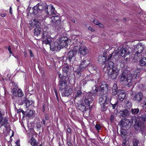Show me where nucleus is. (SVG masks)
<instances>
[{"mask_svg":"<svg viewBox=\"0 0 146 146\" xmlns=\"http://www.w3.org/2000/svg\"><path fill=\"white\" fill-rule=\"evenodd\" d=\"M30 142L31 145L34 146H37L36 140L34 138H32Z\"/></svg>","mask_w":146,"mask_h":146,"instance_id":"obj_32","label":"nucleus"},{"mask_svg":"<svg viewBox=\"0 0 146 146\" xmlns=\"http://www.w3.org/2000/svg\"><path fill=\"white\" fill-rule=\"evenodd\" d=\"M7 124V119L6 118H3L1 113L0 111V126H4L5 127H6Z\"/></svg>","mask_w":146,"mask_h":146,"instance_id":"obj_17","label":"nucleus"},{"mask_svg":"<svg viewBox=\"0 0 146 146\" xmlns=\"http://www.w3.org/2000/svg\"><path fill=\"white\" fill-rule=\"evenodd\" d=\"M13 95L16 97H21L23 95V93L21 89L17 88H13L12 90Z\"/></svg>","mask_w":146,"mask_h":146,"instance_id":"obj_12","label":"nucleus"},{"mask_svg":"<svg viewBox=\"0 0 146 146\" xmlns=\"http://www.w3.org/2000/svg\"><path fill=\"white\" fill-rule=\"evenodd\" d=\"M126 131L123 129H121L120 130V134L122 137L125 136L126 134Z\"/></svg>","mask_w":146,"mask_h":146,"instance_id":"obj_35","label":"nucleus"},{"mask_svg":"<svg viewBox=\"0 0 146 146\" xmlns=\"http://www.w3.org/2000/svg\"><path fill=\"white\" fill-rule=\"evenodd\" d=\"M8 50L9 52L11 51V48L10 46H9V47L8 48Z\"/></svg>","mask_w":146,"mask_h":146,"instance_id":"obj_64","label":"nucleus"},{"mask_svg":"<svg viewBox=\"0 0 146 146\" xmlns=\"http://www.w3.org/2000/svg\"><path fill=\"white\" fill-rule=\"evenodd\" d=\"M46 4L44 3L43 4H37L36 6L38 9L39 11H42L44 9V10L46 7Z\"/></svg>","mask_w":146,"mask_h":146,"instance_id":"obj_26","label":"nucleus"},{"mask_svg":"<svg viewBox=\"0 0 146 146\" xmlns=\"http://www.w3.org/2000/svg\"><path fill=\"white\" fill-rule=\"evenodd\" d=\"M29 52H30V56H31V57L33 56L34 55H33V53L32 52V50H30V49H29Z\"/></svg>","mask_w":146,"mask_h":146,"instance_id":"obj_49","label":"nucleus"},{"mask_svg":"<svg viewBox=\"0 0 146 146\" xmlns=\"http://www.w3.org/2000/svg\"><path fill=\"white\" fill-rule=\"evenodd\" d=\"M139 64L142 66H145L146 65V58L144 57L141 58L139 61Z\"/></svg>","mask_w":146,"mask_h":146,"instance_id":"obj_30","label":"nucleus"},{"mask_svg":"<svg viewBox=\"0 0 146 146\" xmlns=\"http://www.w3.org/2000/svg\"><path fill=\"white\" fill-rule=\"evenodd\" d=\"M54 92L55 93V94L56 95V97L57 98H58L57 92V91L56 89V88H54Z\"/></svg>","mask_w":146,"mask_h":146,"instance_id":"obj_52","label":"nucleus"},{"mask_svg":"<svg viewBox=\"0 0 146 146\" xmlns=\"http://www.w3.org/2000/svg\"><path fill=\"white\" fill-rule=\"evenodd\" d=\"M51 21L52 22L51 24L52 25H54V23H55V24L56 25V23H60V21L59 20V17H54V16L51 18Z\"/></svg>","mask_w":146,"mask_h":146,"instance_id":"obj_22","label":"nucleus"},{"mask_svg":"<svg viewBox=\"0 0 146 146\" xmlns=\"http://www.w3.org/2000/svg\"><path fill=\"white\" fill-rule=\"evenodd\" d=\"M74 45L73 50L71 51H70L68 54L67 58L70 61H71L72 59L74 58L75 55L76 54V52L79 48L78 46Z\"/></svg>","mask_w":146,"mask_h":146,"instance_id":"obj_9","label":"nucleus"},{"mask_svg":"<svg viewBox=\"0 0 146 146\" xmlns=\"http://www.w3.org/2000/svg\"><path fill=\"white\" fill-rule=\"evenodd\" d=\"M114 118V116L113 115H111L110 117V119L112 120Z\"/></svg>","mask_w":146,"mask_h":146,"instance_id":"obj_63","label":"nucleus"},{"mask_svg":"<svg viewBox=\"0 0 146 146\" xmlns=\"http://www.w3.org/2000/svg\"><path fill=\"white\" fill-rule=\"evenodd\" d=\"M98 61L101 62L102 64H105V62L106 61H107V58L105 57L104 56H99L98 58Z\"/></svg>","mask_w":146,"mask_h":146,"instance_id":"obj_27","label":"nucleus"},{"mask_svg":"<svg viewBox=\"0 0 146 146\" xmlns=\"http://www.w3.org/2000/svg\"><path fill=\"white\" fill-rule=\"evenodd\" d=\"M146 120V115L145 114L143 115L141 117L137 118L136 119L133 120L135 122V127L136 131L141 130V133L143 135H145L146 134L145 132H143L141 130L144 127L143 123Z\"/></svg>","mask_w":146,"mask_h":146,"instance_id":"obj_4","label":"nucleus"},{"mask_svg":"<svg viewBox=\"0 0 146 146\" xmlns=\"http://www.w3.org/2000/svg\"><path fill=\"white\" fill-rule=\"evenodd\" d=\"M27 100V99L26 98H24L23 100L22 101V104H23L24 103H25Z\"/></svg>","mask_w":146,"mask_h":146,"instance_id":"obj_50","label":"nucleus"},{"mask_svg":"<svg viewBox=\"0 0 146 146\" xmlns=\"http://www.w3.org/2000/svg\"><path fill=\"white\" fill-rule=\"evenodd\" d=\"M117 89H115V88H112V94L113 95H115L117 94Z\"/></svg>","mask_w":146,"mask_h":146,"instance_id":"obj_41","label":"nucleus"},{"mask_svg":"<svg viewBox=\"0 0 146 146\" xmlns=\"http://www.w3.org/2000/svg\"><path fill=\"white\" fill-rule=\"evenodd\" d=\"M108 77L112 79H115L119 73V70L117 67H114L112 69L108 71Z\"/></svg>","mask_w":146,"mask_h":146,"instance_id":"obj_8","label":"nucleus"},{"mask_svg":"<svg viewBox=\"0 0 146 146\" xmlns=\"http://www.w3.org/2000/svg\"><path fill=\"white\" fill-rule=\"evenodd\" d=\"M121 50V47H119L118 49L117 50V52L115 53L116 54H118V52H119V51H120Z\"/></svg>","mask_w":146,"mask_h":146,"instance_id":"obj_51","label":"nucleus"},{"mask_svg":"<svg viewBox=\"0 0 146 146\" xmlns=\"http://www.w3.org/2000/svg\"><path fill=\"white\" fill-rule=\"evenodd\" d=\"M112 88H115V89L117 90V85L116 84H114L113 86V87Z\"/></svg>","mask_w":146,"mask_h":146,"instance_id":"obj_53","label":"nucleus"},{"mask_svg":"<svg viewBox=\"0 0 146 146\" xmlns=\"http://www.w3.org/2000/svg\"><path fill=\"white\" fill-rule=\"evenodd\" d=\"M120 115L123 117H125L129 114V111L126 109L120 112Z\"/></svg>","mask_w":146,"mask_h":146,"instance_id":"obj_28","label":"nucleus"},{"mask_svg":"<svg viewBox=\"0 0 146 146\" xmlns=\"http://www.w3.org/2000/svg\"><path fill=\"white\" fill-rule=\"evenodd\" d=\"M126 142L125 141H123V143L122 144V146H125L126 145Z\"/></svg>","mask_w":146,"mask_h":146,"instance_id":"obj_56","label":"nucleus"},{"mask_svg":"<svg viewBox=\"0 0 146 146\" xmlns=\"http://www.w3.org/2000/svg\"><path fill=\"white\" fill-rule=\"evenodd\" d=\"M135 53L134 55V58L135 60H137L142 56V52L134 51Z\"/></svg>","mask_w":146,"mask_h":146,"instance_id":"obj_29","label":"nucleus"},{"mask_svg":"<svg viewBox=\"0 0 146 146\" xmlns=\"http://www.w3.org/2000/svg\"><path fill=\"white\" fill-rule=\"evenodd\" d=\"M73 42L74 44V45L78 46L79 53L80 55H85L87 54L88 50L86 46L80 42L77 41L76 39L74 40Z\"/></svg>","mask_w":146,"mask_h":146,"instance_id":"obj_5","label":"nucleus"},{"mask_svg":"<svg viewBox=\"0 0 146 146\" xmlns=\"http://www.w3.org/2000/svg\"><path fill=\"white\" fill-rule=\"evenodd\" d=\"M75 90L77 91V92L75 97V99H76L77 97H80L82 94V91L81 89L80 88L78 89V88L76 87Z\"/></svg>","mask_w":146,"mask_h":146,"instance_id":"obj_24","label":"nucleus"},{"mask_svg":"<svg viewBox=\"0 0 146 146\" xmlns=\"http://www.w3.org/2000/svg\"><path fill=\"white\" fill-rule=\"evenodd\" d=\"M32 10L33 11L32 13L35 15L36 14L39 12L36 5L35 6L32 8Z\"/></svg>","mask_w":146,"mask_h":146,"instance_id":"obj_33","label":"nucleus"},{"mask_svg":"<svg viewBox=\"0 0 146 146\" xmlns=\"http://www.w3.org/2000/svg\"><path fill=\"white\" fill-rule=\"evenodd\" d=\"M94 23L95 25H98L101 27L103 28L104 27L103 25L99 23L97 20H94Z\"/></svg>","mask_w":146,"mask_h":146,"instance_id":"obj_37","label":"nucleus"},{"mask_svg":"<svg viewBox=\"0 0 146 146\" xmlns=\"http://www.w3.org/2000/svg\"><path fill=\"white\" fill-rule=\"evenodd\" d=\"M33 20L30 21L29 24L31 27H33L35 26Z\"/></svg>","mask_w":146,"mask_h":146,"instance_id":"obj_44","label":"nucleus"},{"mask_svg":"<svg viewBox=\"0 0 146 146\" xmlns=\"http://www.w3.org/2000/svg\"><path fill=\"white\" fill-rule=\"evenodd\" d=\"M95 128L96 129L97 131H99L101 129V127L99 124H98L96 125L95 126Z\"/></svg>","mask_w":146,"mask_h":146,"instance_id":"obj_42","label":"nucleus"},{"mask_svg":"<svg viewBox=\"0 0 146 146\" xmlns=\"http://www.w3.org/2000/svg\"><path fill=\"white\" fill-rule=\"evenodd\" d=\"M138 142L137 141H135L133 143V146H138Z\"/></svg>","mask_w":146,"mask_h":146,"instance_id":"obj_47","label":"nucleus"},{"mask_svg":"<svg viewBox=\"0 0 146 146\" xmlns=\"http://www.w3.org/2000/svg\"><path fill=\"white\" fill-rule=\"evenodd\" d=\"M55 9L51 5H48L47 4L44 9V11L46 15L49 14L54 15L55 13L54 12Z\"/></svg>","mask_w":146,"mask_h":146,"instance_id":"obj_11","label":"nucleus"},{"mask_svg":"<svg viewBox=\"0 0 146 146\" xmlns=\"http://www.w3.org/2000/svg\"><path fill=\"white\" fill-rule=\"evenodd\" d=\"M78 108L82 112L86 111V107L83 104H81L78 105Z\"/></svg>","mask_w":146,"mask_h":146,"instance_id":"obj_31","label":"nucleus"},{"mask_svg":"<svg viewBox=\"0 0 146 146\" xmlns=\"http://www.w3.org/2000/svg\"><path fill=\"white\" fill-rule=\"evenodd\" d=\"M133 120L131 119V120L126 119L125 121L122 122L120 125L121 127H125L127 129L130 127L131 124L133 123Z\"/></svg>","mask_w":146,"mask_h":146,"instance_id":"obj_13","label":"nucleus"},{"mask_svg":"<svg viewBox=\"0 0 146 146\" xmlns=\"http://www.w3.org/2000/svg\"><path fill=\"white\" fill-rule=\"evenodd\" d=\"M36 126L38 129H40L41 127V124L40 123H37Z\"/></svg>","mask_w":146,"mask_h":146,"instance_id":"obj_46","label":"nucleus"},{"mask_svg":"<svg viewBox=\"0 0 146 146\" xmlns=\"http://www.w3.org/2000/svg\"><path fill=\"white\" fill-rule=\"evenodd\" d=\"M69 68V66H67L66 67H64L62 69V70L63 71V72L64 73L63 74V75H62L61 76H60V77H62L63 76H65L66 77V76L67 75V73L68 72V70ZM60 74H59V75ZM61 76V75H60Z\"/></svg>","mask_w":146,"mask_h":146,"instance_id":"obj_25","label":"nucleus"},{"mask_svg":"<svg viewBox=\"0 0 146 146\" xmlns=\"http://www.w3.org/2000/svg\"><path fill=\"white\" fill-rule=\"evenodd\" d=\"M139 111V109L137 108L132 109L131 110V112L133 114H137Z\"/></svg>","mask_w":146,"mask_h":146,"instance_id":"obj_34","label":"nucleus"},{"mask_svg":"<svg viewBox=\"0 0 146 146\" xmlns=\"http://www.w3.org/2000/svg\"><path fill=\"white\" fill-rule=\"evenodd\" d=\"M95 88L94 91H93L94 92L92 93L89 92L87 94L86 96L84 99V101L85 104L88 106H89L90 104L92 103L93 100V98L92 97V96L94 95V94L96 93L98 91V89L96 86H95Z\"/></svg>","mask_w":146,"mask_h":146,"instance_id":"obj_6","label":"nucleus"},{"mask_svg":"<svg viewBox=\"0 0 146 146\" xmlns=\"http://www.w3.org/2000/svg\"><path fill=\"white\" fill-rule=\"evenodd\" d=\"M142 97V94L141 92H139L134 94L133 99L137 102H140L141 100Z\"/></svg>","mask_w":146,"mask_h":146,"instance_id":"obj_20","label":"nucleus"},{"mask_svg":"<svg viewBox=\"0 0 146 146\" xmlns=\"http://www.w3.org/2000/svg\"><path fill=\"white\" fill-rule=\"evenodd\" d=\"M59 74L60 80L59 83V88L60 91H62V95L63 97H68L72 92V88L70 86L67 85V82L65 80L66 77L63 76L60 77Z\"/></svg>","mask_w":146,"mask_h":146,"instance_id":"obj_2","label":"nucleus"},{"mask_svg":"<svg viewBox=\"0 0 146 146\" xmlns=\"http://www.w3.org/2000/svg\"><path fill=\"white\" fill-rule=\"evenodd\" d=\"M89 60L86 59H83L81 61L80 67L81 68L80 71H81V70L84 69L89 64Z\"/></svg>","mask_w":146,"mask_h":146,"instance_id":"obj_16","label":"nucleus"},{"mask_svg":"<svg viewBox=\"0 0 146 146\" xmlns=\"http://www.w3.org/2000/svg\"><path fill=\"white\" fill-rule=\"evenodd\" d=\"M108 85L105 83L102 84L99 90V92L101 95L107 93L108 90Z\"/></svg>","mask_w":146,"mask_h":146,"instance_id":"obj_14","label":"nucleus"},{"mask_svg":"<svg viewBox=\"0 0 146 146\" xmlns=\"http://www.w3.org/2000/svg\"><path fill=\"white\" fill-rule=\"evenodd\" d=\"M88 29H89V30L91 31H93L92 28L91 27H89Z\"/></svg>","mask_w":146,"mask_h":146,"instance_id":"obj_60","label":"nucleus"},{"mask_svg":"<svg viewBox=\"0 0 146 146\" xmlns=\"http://www.w3.org/2000/svg\"><path fill=\"white\" fill-rule=\"evenodd\" d=\"M33 22H34V25L36 26H40V23L38 21V20L37 19H34L33 20Z\"/></svg>","mask_w":146,"mask_h":146,"instance_id":"obj_38","label":"nucleus"},{"mask_svg":"<svg viewBox=\"0 0 146 146\" xmlns=\"http://www.w3.org/2000/svg\"><path fill=\"white\" fill-rule=\"evenodd\" d=\"M1 16L2 17H4L5 16V14H1Z\"/></svg>","mask_w":146,"mask_h":146,"instance_id":"obj_62","label":"nucleus"},{"mask_svg":"<svg viewBox=\"0 0 146 146\" xmlns=\"http://www.w3.org/2000/svg\"><path fill=\"white\" fill-rule=\"evenodd\" d=\"M48 33L47 29H43V33L42 36V42L46 44H49L50 45H54V44H50V42H51V37L48 35Z\"/></svg>","mask_w":146,"mask_h":146,"instance_id":"obj_7","label":"nucleus"},{"mask_svg":"<svg viewBox=\"0 0 146 146\" xmlns=\"http://www.w3.org/2000/svg\"><path fill=\"white\" fill-rule=\"evenodd\" d=\"M129 51L127 50L126 48H124L121 51L120 54L121 56L124 57L125 58L128 55H129Z\"/></svg>","mask_w":146,"mask_h":146,"instance_id":"obj_21","label":"nucleus"},{"mask_svg":"<svg viewBox=\"0 0 146 146\" xmlns=\"http://www.w3.org/2000/svg\"><path fill=\"white\" fill-rule=\"evenodd\" d=\"M71 128L70 127H68L66 132V135L67 137L69 136V135L71 133Z\"/></svg>","mask_w":146,"mask_h":146,"instance_id":"obj_39","label":"nucleus"},{"mask_svg":"<svg viewBox=\"0 0 146 146\" xmlns=\"http://www.w3.org/2000/svg\"><path fill=\"white\" fill-rule=\"evenodd\" d=\"M20 141L19 140H18L16 142V143L17 144V145H18V146H20V145H19V143H20Z\"/></svg>","mask_w":146,"mask_h":146,"instance_id":"obj_57","label":"nucleus"},{"mask_svg":"<svg viewBox=\"0 0 146 146\" xmlns=\"http://www.w3.org/2000/svg\"><path fill=\"white\" fill-rule=\"evenodd\" d=\"M111 104L112 105V107L113 109H115V108L117 106V104L116 103L114 104H112L111 103Z\"/></svg>","mask_w":146,"mask_h":146,"instance_id":"obj_45","label":"nucleus"},{"mask_svg":"<svg viewBox=\"0 0 146 146\" xmlns=\"http://www.w3.org/2000/svg\"><path fill=\"white\" fill-rule=\"evenodd\" d=\"M67 144L68 146H70L71 145V143L70 142H68L67 143Z\"/></svg>","mask_w":146,"mask_h":146,"instance_id":"obj_61","label":"nucleus"},{"mask_svg":"<svg viewBox=\"0 0 146 146\" xmlns=\"http://www.w3.org/2000/svg\"><path fill=\"white\" fill-rule=\"evenodd\" d=\"M111 100V98L106 96H102L99 99V103L100 105L107 104Z\"/></svg>","mask_w":146,"mask_h":146,"instance_id":"obj_10","label":"nucleus"},{"mask_svg":"<svg viewBox=\"0 0 146 146\" xmlns=\"http://www.w3.org/2000/svg\"><path fill=\"white\" fill-rule=\"evenodd\" d=\"M106 54H107V53L106 52H104L103 54V55H102V56H105V57L107 58Z\"/></svg>","mask_w":146,"mask_h":146,"instance_id":"obj_54","label":"nucleus"},{"mask_svg":"<svg viewBox=\"0 0 146 146\" xmlns=\"http://www.w3.org/2000/svg\"><path fill=\"white\" fill-rule=\"evenodd\" d=\"M138 70H136L133 71L132 75H131L129 70H124L119 76L118 79L120 82H123L124 85L130 87L136 84L135 79L139 76L138 74Z\"/></svg>","mask_w":146,"mask_h":146,"instance_id":"obj_1","label":"nucleus"},{"mask_svg":"<svg viewBox=\"0 0 146 146\" xmlns=\"http://www.w3.org/2000/svg\"><path fill=\"white\" fill-rule=\"evenodd\" d=\"M144 49V45L141 43L137 44L134 48V51L142 52Z\"/></svg>","mask_w":146,"mask_h":146,"instance_id":"obj_19","label":"nucleus"},{"mask_svg":"<svg viewBox=\"0 0 146 146\" xmlns=\"http://www.w3.org/2000/svg\"><path fill=\"white\" fill-rule=\"evenodd\" d=\"M9 13L11 14H12V8L11 7L9 8Z\"/></svg>","mask_w":146,"mask_h":146,"instance_id":"obj_58","label":"nucleus"},{"mask_svg":"<svg viewBox=\"0 0 146 146\" xmlns=\"http://www.w3.org/2000/svg\"><path fill=\"white\" fill-rule=\"evenodd\" d=\"M49 118V117L48 115H45V118L46 120H47Z\"/></svg>","mask_w":146,"mask_h":146,"instance_id":"obj_55","label":"nucleus"},{"mask_svg":"<svg viewBox=\"0 0 146 146\" xmlns=\"http://www.w3.org/2000/svg\"><path fill=\"white\" fill-rule=\"evenodd\" d=\"M117 97L121 101H123L125 97V93L122 90H119L117 91Z\"/></svg>","mask_w":146,"mask_h":146,"instance_id":"obj_18","label":"nucleus"},{"mask_svg":"<svg viewBox=\"0 0 146 146\" xmlns=\"http://www.w3.org/2000/svg\"><path fill=\"white\" fill-rule=\"evenodd\" d=\"M33 102L32 101L30 102L29 100H27L25 103V106L26 107V108H27L30 106L32 105Z\"/></svg>","mask_w":146,"mask_h":146,"instance_id":"obj_36","label":"nucleus"},{"mask_svg":"<svg viewBox=\"0 0 146 146\" xmlns=\"http://www.w3.org/2000/svg\"><path fill=\"white\" fill-rule=\"evenodd\" d=\"M143 107V108L146 109V98L145 99L142 103Z\"/></svg>","mask_w":146,"mask_h":146,"instance_id":"obj_43","label":"nucleus"},{"mask_svg":"<svg viewBox=\"0 0 146 146\" xmlns=\"http://www.w3.org/2000/svg\"><path fill=\"white\" fill-rule=\"evenodd\" d=\"M92 67L93 68V69L94 70H96L97 68H96V67L95 65H93L92 66Z\"/></svg>","mask_w":146,"mask_h":146,"instance_id":"obj_59","label":"nucleus"},{"mask_svg":"<svg viewBox=\"0 0 146 146\" xmlns=\"http://www.w3.org/2000/svg\"><path fill=\"white\" fill-rule=\"evenodd\" d=\"M114 67H117L114 65V63L113 62L111 61H107L106 63V64L104 67V71L110 70L112 69Z\"/></svg>","mask_w":146,"mask_h":146,"instance_id":"obj_15","label":"nucleus"},{"mask_svg":"<svg viewBox=\"0 0 146 146\" xmlns=\"http://www.w3.org/2000/svg\"><path fill=\"white\" fill-rule=\"evenodd\" d=\"M68 41H70V40L65 39V37H61L57 42L54 43V45H50V49L52 51L55 50H60L63 47L67 46Z\"/></svg>","mask_w":146,"mask_h":146,"instance_id":"obj_3","label":"nucleus"},{"mask_svg":"<svg viewBox=\"0 0 146 146\" xmlns=\"http://www.w3.org/2000/svg\"><path fill=\"white\" fill-rule=\"evenodd\" d=\"M113 53L109 54V56H108V58H107V61H108L112 57V55Z\"/></svg>","mask_w":146,"mask_h":146,"instance_id":"obj_48","label":"nucleus"},{"mask_svg":"<svg viewBox=\"0 0 146 146\" xmlns=\"http://www.w3.org/2000/svg\"><path fill=\"white\" fill-rule=\"evenodd\" d=\"M34 35L35 36H39L41 33V27L40 26H36L35 29Z\"/></svg>","mask_w":146,"mask_h":146,"instance_id":"obj_23","label":"nucleus"},{"mask_svg":"<svg viewBox=\"0 0 146 146\" xmlns=\"http://www.w3.org/2000/svg\"><path fill=\"white\" fill-rule=\"evenodd\" d=\"M106 104H104L103 105H100L101 106V109L102 111H105L106 110L107 107L106 106Z\"/></svg>","mask_w":146,"mask_h":146,"instance_id":"obj_40","label":"nucleus"}]
</instances>
